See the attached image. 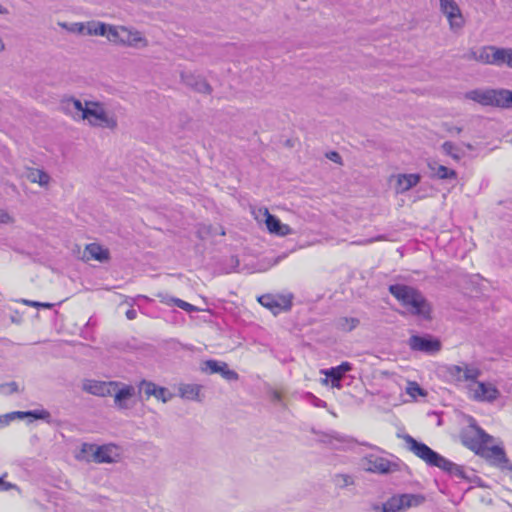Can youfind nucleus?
Returning <instances> with one entry per match:
<instances>
[{"label": "nucleus", "mask_w": 512, "mask_h": 512, "mask_svg": "<svg viewBox=\"0 0 512 512\" xmlns=\"http://www.w3.org/2000/svg\"><path fill=\"white\" fill-rule=\"evenodd\" d=\"M408 451L424 461L428 466L437 467L457 479H467L463 466L458 465L432 450L425 443L417 441L411 435L403 436Z\"/></svg>", "instance_id": "obj_1"}, {"label": "nucleus", "mask_w": 512, "mask_h": 512, "mask_svg": "<svg viewBox=\"0 0 512 512\" xmlns=\"http://www.w3.org/2000/svg\"><path fill=\"white\" fill-rule=\"evenodd\" d=\"M463 372L464 366L450 365L447 367L448 376L456 382H463Z\"/></svg>", "instance_id": "obj_35"}, {"label": "nucleus", "mask_w": 512, "mask_h": 512, "mask_svg": "<svg viewBox=\"0 0 512 512\" xmlns=\"http://www.w3.org/2000/svg\"><path fill=\"white\" fill-rule=\"evenodd\" d=\"M8 13V10L4 7H2V5L0 4V14H7Z\"/></svg>", "instance_id": "obj_58"}, {"label": "nucleus", "mask_w": 512, "mask_h": 512, "mask_svg": "<svg viewBox=\"0 0 512 512\" xmlns=\"http://www.w3.org/2000/svg\"><path fill=\"white\" fill-rule=\"evenodd\" d=\"M398 496L402 503L403 510L420 506L425 501V497L421 494H401Z\"/></svg>", "instance_id": "obj_28"}, {"label": "nucleus", "mask_w": 512, "mask_h": 512, "mask_svg": "<svg viewBox=\"0 0 512 512\" xmlns=\"http://www.w3.org/2000/svg\"><path fill=\"white\" fill-rule=\"evenodd\" d=\"M365 471L375 474H390L399 471V464L389 459L376 455L367 454L361 459Z\"/></svg>", "instance_id": "obj_7"}, {"label": "nucleus", "mask_w": 512, "mask_h": 512, "mask_svg": "<svg viewBox=\"0 0 512 512\" xmlns=\"http://www.w3.org/2000/svg\"><path fill=\"white\" fill-rule=\"evenodd\" d=\"M121 36H122L121 26L109 25L106 38L110 42L115 43V44H120Z\"/></svg>", "instance_id": "obj_36"}, {"label": "nucleus", "mask_w": 512, "mask_h": 512, "mask_svg": "<svg viewBox=\"0 0 512 512\" xmlns=\"http://www.w3.org/2000/svg\"><path fill=\"white\" fill-rule=\"evenodd\" d=\"M406 392L413 398H415L417 395H420V396L426 395V392L416 382H408Z\"/></svg>", "instance_id": "obj_38"}, {"label": "nucleus", "mask_w": 512, "mask_h": 512, "mask_svg": "<svg viewBox=\"0 0 512 512\" xmlns=\"http://www.w3.org/2000/svg\"><path fill=\"white\" fill-rule=\"evenodd\" d=\"M466 98L483 106H492V89H475L466 93Z\"/></svg>", "instance_id": "obj_25"}, {"label": "nucleus", "mask_w": 512, "mask_h": 512, "mask_svg": "<svg viewBox=\"0 0 512 512\" xmlns=\"http://www.w3.org/2000/svg\"><path fill=\"white\" fill-rule=\"evenodd\" d=\"M440 10L447 17L450 29L459 30L464 26V18L458 4L454 0H439Z\"/></svg>", "instance_id": "obj_8"}, {"label": "nucleus", "mask_w": 512, "mask_h": 512, "mask_svg": "<svg viewBox=\"0 0 512 512\" xmlns=\"http://www.w3.org/2000/svg\"><path fill=\"white\" fill-rule=\"evenodd\" d=\"M221 376L228 381H235L238 379V374L234 370H230L228 365L223 370Z\"/></svg>", "instance_id": "obj_42"}, {"label": "nucleus", "mask_w": 512, "mask_h": 512, "mask_svg": "<svg viewBox=\"0 0 512 512\" xmlns=\"http://www.w3.org/2000/svg\"><path fill=\"white\" fill-rule=\"evenodd\" d=\"M29 411H15V412H11V415L13 417V419H16V418H19V419H24L26 417H29Z\"/></svg>", "instance_id": "obj_49"}, {"label": "nucleus", "mask_w": 512, "mask_h": 512, "mask_svg": "<svg viewBox=\"0 0 512 512\" xmlns=\"http://www.w3.org/2000/svg\"><path fill=\"white\" fill-rule=\"evenodd\" d=\"M408 345L413 351H420L428 354H434L441 349V342L431 335H412L408 340Z\"/></svg>", "instance_id": "obj_10"}, {"label": "nucleus", "mask_w": 512, "mask_h": 512, "mask_svg": "<svg viewBox=\"0 0 512 512\" xmlns=\"http://www.w3.org/2000/svg\"><path fill=\"white\" fill-rule=\"evenodd\" d=\"M109 24L98 21L97 30H94V35L96 36H107Z\"/></svg>", "instance_id": "obj_43"}, {"label": "nucleus", "mask_w": 512, "mask_h": 512, "mask_svg": "<svg viewBox=\"0 0 512 512\" xmlns=\"http://www.w3.org/2000/svg\"><path fill=\"white\" fill-rule=\"evenodd\" d=\"M22 302L27 305V306H30V307H36V308H39V307H42V308H51L53 306V304L51 303H44V302H37V301H32V300H22Z\"/></svg>", "instance_id": "obj_44"}, {"label": "nucleus", "mask_w": 512, "mask_h": 512, "mask_svg": "<svg viewBox=\"0 0 512 512\" xmlns=\"http://www.w3.org/2000/svg\"><path fill=\"white\" fill-rule=\"evenodd\" d=\"M11 222H13L12 216L6 210L0 209V223L9 224Z\"/></svg>", "instance_id": "obj_46"}, {"label": "nucleus", "mask_w": 512, "mask_h": 512, "mask_svg": "<svg viewBox=\"0 0 512 512\" xmlns=\"http://www.w3.org/2000/svg\"><path fill=\"white\" fill-rule=\"evenodd\" d=\"M335 484L340 488H345L354 485V478L349 474H337L334 478Z\"/></svg>", "instance_id": "obj_37"}, {"label": "nucleus", "mask_w": 512, "mask_h": 512, "mask_svg": "<svg viewBox=\"0 0 512 512\" xmlns=\"http://www.w3.org/2000/svg\"><path fill=\"white\" fill-rule=\"evenodd\" d=\"M460 438L465 447L480 455H483L484 445L493 440V437L479 427L474 419L461 432Z\"/></svg>", "instance_id": "obj_6"}, {"label": "nucleus", "mask_w": 512, "mask_h": 512, "mask_svg": "<svg viewBox=\"0 0 512 512\" xmlns=\"http://www.w3.org/2000/svg\"><path fill=\"white\" fill-rule=\"evenodd\" d=\"M28 178L33 183H38L40 186H47L50 181V176L43 170L34 169L32 170Z\"/></svg>", "instance_id": "obj_29"}, {"label": "nucleus", "mask_w": 512, "mask_h": 512, "mask_svg": "<svg viewBox=\"0 0 512 512\" xmlns=\"http://www.w3.org/2000/svg\"><path fill=\"white\" fill-rule=\"evenodd\" d=\"M12 420H14V419H13L11 413H7L5 415L0 416V424L2 426L8 425Z\"/></svg>", "instance_id": "obj_50"}, {"label": "nucleus", "mask_w": 512, "mask_h": 512, "mask_svg": "<svg viewBox=\"0 0 512 512\" xmlns=\"http://www.w3.org/2000/svg\"><path fill=\"white\" fill-rule=\"evenodd\" d=\"M118 455L115 453V446L103 445L96 448L93 453V460L97 463H115Z\"/></svg>", "instance_id": "obj_20"}, {"label": "nucleus", "mask_w": 512, "mask_h": 512, "mask_svg": "<svg viewBox=\"0 0 512 512\" xmlns=\"http://www.w3.org/2000/svg\"><path fill=\"white\" fill-rule=\"evenodd\" d=\"M259 303L277 314L280 311H287L292 306V296L265 294L258 298Z\"/></svg>", "instance_id": "obj_11"}, {"label": "nucleus", "mask_w": 512, "mask_h": 512, "mask_svg": "<svg viewBox=\"0 0 512 512\" xmlns=\"http://www.w3.org/2000/svg\"><path fill=\"white\" fill-rule=\"evenodd\" d=\"M5 49V44L3 42V40L0 38V52L4 51Z\"/></svg>", "instance_id": "obj_59"}, {"label": "nucleus", "mask_w": 512, "mask_h": 512, "mask_svg": "<svg viewBox=\"0 0 512 512\" xmlns=\"http://www.w3.org/2000/svg\"><path fill=\"white\" fill-rule=\"evenodd\" d=\"M61 110L71 116L74 120H83V114L86 108V102L83 104L74 97H65L60 102Z\"/></svg>", "instance_id": "obj_16"}, {"label": "nucleus", "mask_w": 512, "mask_h": 512, "mask_svg": "<svg viewBox=\"0 0 512 512\" xmlns=\"http://www.w3.org/2000/svg\"><path fill=\"white\" fill-rule=\"evenodd\" d=\"M98 21H88L85 23V32L87 35H94V30H97Z\"/></svg>", "instance_id": "obj_47"}, {"label": "nucleus", "mask_w": 512, "mask_h": 512, "mask_svg": "<svg viewBox=\"0 0 512 512\" xmlns=\"http://www.w3.org/2000/svg\"><path fill=\"white\" fill-rule=\"evenodd\" d=\"M469 58L483 64L512 69V48H500L493 45L484 46L478 51H471Z\"/></svg>", "instance_id": "obj_4"}, {"label": "nucleus", "mask_w": 512, "mask_h": 512, "mask_svg": "<svg viewBox=\"0 0 512 512\" xmlns=\"http://www.w3.org/2000/svg\"><path fill=\"white\" fill-rule=\"evenodd\" d=\"M489 457L494 458L495 462L503 469H509L512 471V464L506 456L504 449L500 446H492L489 448Z\"/></svg>", "instance_id": "obj_27"}, {"label": "nucleus", "mask_w": 512, "mask_h": 512, "mask_svg": "<svg viewBox=\"0 0 512 512\" xmlns=\"http://www.w3.org/2000/svg\"><path fill=\"white\" fill-rule=\"evenodd\" d=\"M118 386L117 381H97V380H85L83 382V390L89 394L106 397L112 396L113 388Z\"/></svg>", "instance_id": "obj_14"}, {"label": "nucleus", "mask_w": 512, "mask_h": 512, "mask_svg": "<svg viewBox=\"0 0 512 512\" xmlns=\"http://www.w3.org/2000/svg\"><path fill=\"white\" fill-rule=\"evenodd\" d=\"M182 80L187 86L199 93L210 94L212 92L210 84L200 76L182 74Z\"/></svg>", "instance_id": "obj_23"}, {"label": "nucleus", "mask_w": 512, "mask_h": 512, "mask_svg": "<svg viewBox=\"0 0 512 512\" xmlns=\"http://www.w3.org/2000/svg\"><path fill=\"white\" fill-rule=\"evenodd\" d=\"M403 506L399 496H393L382 505V512H402Z\"/></svg>", "instance_id": "obj_31"}, {"label": "nucleus", "mask_w": 512, "mask_h": 512, "mask_svg": "<svg viewBox=\"0 0 512 512\" xmlns=\"http://www.w3.org/2000/svg\"><path fill=\"white\" fill-rule=\"evenodd\" d=\"M10 489H16L19 491L17 485L4 481L3 477H0V491H8Z\"/></svg>", "instance_id": "obj_45"}, {"label": "nucleus", "mask_w": 512, "mask_h": 512, "mask_svg": "<svg viewBox=\"0 0 512 512\" xmlns=\"http://www.w3.org/2000/svg\"><path fill=\"white\" fill-rule=\"evenodd\" d=\"M29 413H30L29 417H32L34 419L45 420L48 423L50 422L51 414L49 411H47L45 409L31 410V411H29Z\"/></svg>", "instance_id": "obj_40"}, {"label": "nucleus", "mask_w": 512, "mask_h": 512, "mask_svg": "<svg viewBox=\"0 0 512 512\" xmlns=\"http://www.w3.org/2000/svg\"><path fill=\"white\" fill-rule=\"evenodd\" d=\"M381 239H382V236H379L376 239H369V240L357 242V244H369V243H372L374 240H381Z\"/></svg>", "instance_id": "obj_55"}, {"label": "nucleus", "mask_w": 512, "mask_h": 512, "mask_svg": "<svg viewBox=\"0 0 512 512\" xmlns=\"http://www.w3.org/2000/svg\"><path fill=\"white\" fill-rule=\"evenodd\" d=\"M463 381L475 382L481 375V370L473 365L464 364Z\"/></svg>", "instance_id": "obj_34"}, {"label": "nucleus", "mask_w": 512, "mask_h": 512, "mask_svg": "<svg viewBox=\"0 0 512 512\" xmlns=\"http://www.w3.org/2000/svg\"><path fill=\"white\" fill-rule=\"evenodd\" d=\"M389 292L412 315L424 320L431 318V306L419 290L404 284H393L389 286Z\"/></svg>", "instance_id": "obj_2"}, {"label": "nucleus", "mask_w": 512, "mask_h": 512, "mask_svg": "<svg viewBox=\"0 0 512 512\" xmlns=\"http://www.w3.org/2000/svg\"><path fill=\"white\" fill-rule=\"evenodd\" d=\"M71 32L79 33V34H86L85 32V23H74L72 24L70 28Z\"/></svg>", "instance_id": "obj_48"}, {"label": "nucleus", "mask_w": 512, "mask_h": 512, "mask_svg": "<svg viewBox=\"0 0 512 512\" xmlns=\"http://www.w3.org/2000/svg\"><path fill=\"white\" fill-rule=\"evenodd\" d=\"M18 391V384L15 381L0 384V394L8 396Z\"/></svg>", "instance_id": "obj_39"}, {"label": "nucleus", "mask_w": 512, "mask_h": 512, "mask_svg": "<svg viewBox=\"0 0 512 512\" xmlns=\"http://www.w3.org/2000/svg\"><path fill=\"white\" fill-rule=\"evenodd\" d=\"M443 152L452 157L454 160L459 161L462 157L460 149L452 142L446 141L441 145Z\"/></svg>", "instance_id": "obj_33"}, {"label": "nucleus", "mask_w": 512, "mask_h": 512, "mask_svg": "<svg viewBox=\"0 0 512 512\" xmlns=\"http://www.w3.org/2000/svg\"><path fill=\"white\" fill-rule=\"evenodd\" d=\"M173 302L175 303V305L183 310H185L186 312H194V311H197V308L195 306H193L192 304L188 303V302H185L184 300H181V299H178V298H175L173 299Z\"/></svg>", "instance_id": "obj_41"}, {"label": "nucleus", "mask_w": 512, "mask_h": 512, "mask_svg": "<svg viewBox=\"0 0 512 512\" xmlns=\"http://www.w3.org/2000/svg\"><path fill=\"white\" fill-rule=\"evenodd\" d=\"M359 323H360V321L357 318L344 317V318H340L338 320L337 326L342 331L350 332L353 329H355L359 325Z\"/></svg>", "instance_id": "obj_32"}, {"label": "nucleus", "mask_w": 512, "mask_h": 512, "mask_svg": "<svg viewBox=\"0 0 512 512\" xmlns=\"http://www.w3.org/2000/svg\"><path fill=\"white\" fill-rule=\"evenodd\" d=\"M448 132L450 133H455V134H460L462 132V128L461 127H457V126H451L447 129Z\"/></svg>", "instance_id": "obj_52"}, {"label": "nucleus", "mask_w": 512, "mask_h": 512, "mask_svg": "<svg viewBox=\"0 0 512 512\" xmlns=\"http://www.w3.org/2000/svg\"><path fill=\"white\" fill-rule=\"evenodd\" d=\"M352 369V365L349 362H342L340 365L336 367H331L327 370H322L328 378L331 380V384L333 387L340 388L341 380L344 374Z\"/></svg>", "instance_id": "obj_18"}, {"label": "nucleus", "mask_w": 512, "mask_h": 512, "mask_svg": "<svg viewBox=\"0 0 512 512\" xmlns=\"http://www.w3.org/2000/svg\"><path fill=\"white\" fill-rule=\"evenodd\" d=\"M470 391L473 393V399L480 402L491 403L500 396L499 390L492 383L476 382L474 388L470 386Z\"/></svg>", "instance_id": "obj_12"}, {"label": "nucleus", "mask_w": 512, "mask_h": 512, "mask_svg": "<svg viewBox=\"0 0 512 512\" xmlns=\"http://www.w3.org/2000/svg\"><path fill=\"white\" fill-rule=\"evenodd\" d=\"M83 258L86 260H97L99 262H106L110 259V252L107 248H104L98 243H90L87 244L84 253Z\"/></svg>", "instance_id": "obj_17"}, {"label": "nucleus", "mask_w": 512, "mask_h": 512, "mask_svg": "<svg viewBox=\"0 0 512 512\" xmlns=\"http://www.w3.org/2000/svg\"><path fill=\"white\" fill-rule=\"evenodd\" d=\"M226 366L227 364L225 362L217 360H207L204 362V367H202V371L209 372L210 374H222Z\"/></svg>", "instance_id": "obj_30"}, {"label": "nucleus", "mask_w": 512, "mask_h": 512, "mask_svg": "<svg viewBox=\"0 0 512 512\" xmlns=\"http://www.w3.org/2000/svg\"><path fill=\"white\" fill-rule=\"evenodd\" d=\"M419 174H399L397 176L395 191L397 194H403L416 186L420 182Z\"/></svg>", "instance_id": "obj_19"}, {"label": "nucleus", "mask_w": 512, "mask_h": 512, "mask_svg": "<svg viewBox=\"0 0 512 512\" xmlns=\"http://www.w3.org/2000/svg\"><path fill=\"white\" fill-rule=\"evenodd\" d=\"M492 106L510 109L512 108V91L508 89H492Z\"/></svg>", "instance_id": "obj_21"}, {"label": "nucleus", "mask_w": 512, "mask_h": 512, "mask_svg": "<svg viewBox=\"0 0 512 512\" xmlns=\"http://www.w3.org/2000/svg\"><path fill=\"white\" fill-rule=\"evenodd\" d=\"M87 446H88L87 444H84V446H83V451H85V448H86Z\"/></svg>", "instance_id": "obj_61"}, {"label": "nucleus", "mask_w": 512, "mask_h": 512, "mask_svg": "<svg viewBox=\"0 0 512 512\" xmlns=\"http://www.w3.org/2000/svg\"><path fill=\"white\" fill-rule=\"evenodd\" d=\"M202 386L198 384H182L179 387V395L186 400H193L200 402L202 399L200 393Z\"/></svg>", "instance_id": "obj_26"}, {"label": "nucleus", "mask_w": 512, "mask_h": 512, "mask_svg": "<svg viewBox=\"0 0 512 512\" xmlns=\"http://www.w3.org/2000/svg\"><path fill=\"white\" fill-rule=\"evenodd\" d=\"M362 445H364V446H367V447H369V448H372V449H377V450H380V448H379V447H377V446H374V445H372V444H369V443H362Z\"/></svg>", "instance_id": "obj_57"}, {"label": "nucleus", "mask_w": 512, "mask_h": 512, "mask_svg": "<svg viewBox=\"0 0 512 512\" xmlns=\"http://www.w3.org/2000/svg\"><path fill=\"white\" fill-rule=\"evenodd\" d=\"M327 157H328V159H330L331 161H333L335 163L341 162V156L335 151L328 153Z\"/></svg>", "instance_id": "obj_51"}, {"label": "nucleus", "mask_w": 512, "mask_h": 512, "mask_svg": "<svg viewBox=\"0 0 512 512\" xmlns=\"http://www.w3.org/2000/svg\"><path fill=\"white\" fill-rule=\"evenodd\" d=\"M466 147H467L468 149H472L471 144H466Z\"/></svg>", "instance_id": "obj_60"}, {"label": "nucleus", "mask_w": 512, "mask_h": 512, "mask_svg": "<svg viewBox=\"0 0 512 512\" xmlns=\"http://www.w3.org/2000/svg\"><path fill=\"white\" fill-rule=\"evenodd\" d=\"M139 393H144L146 399L155 397L157 400L167 403L173 397V394L165 387L157 386L155 383L142 380L138 385Z\"/></svg>", "instance_id": "obj_13"}, {"label": "nucleus", "mask_w": 512, "mask_h": 512, "mask_svg": "<svg viewBox=\"0 0 512 512\" xmlns=\"http://www.w3.org/2000/svg\"><path fill=\"white\" fill-rule=\"evenodd\" d=\"M121 30L122 36L120 39V45L133 48H142L148 45L147 39L142 35L140 31L128 28L126 26H121Z\"/></svg>", "instance_id": "obj_15"}, {"label": "nucleus", "mask_w": 512, "mask_h": 512, "mask_svg": "<svg viewBox=\"0 0 512 512\" xmlns=\"http://www.w3.org/2000/svg\"><path fill=\"white\" fill-rule=\"evenodd\" d=\"M431 177L438 179H456L457 173L453 169L438 164L436 161H429L427 164Z\"/></svg>", "instance_id": "obj_24"}, {"label": "nucleus", "mask_w": 512, "mask_h": 512, "mask_svg": "<svg viewBox=\"0 0 512 512\" xmlns=\"http://www.w3.org/2000/svg\"><path fill=\"white\" fill-rule=\"evenodd\" d=\"M332 437H333L335 440L340 441V442H349V440H348L346 437H344V436H340V435H338V434H336V435H334V436H332Z\"/></svg>", "instance_id": "obj_54"}, {"label": "nucleus", "mask_w": 512, "mask_h": 512, "mask_svg": "<svg viewBox=\"0 0 512 512\" xmlns=\"http://www.w3.org/2000/svg\"><path fill=\"white\" fill-rule=\"evenodd\" d=\"M136 311L134 309H129L127 312H126V316L129 320H132V319H135L136 317Z\"/></svg>", "instance_id": "obj_53"}, {"label": "nucleus", "mask_w": 512, "mask_h": 512, "mask_svg": "<svg viewBox=\"0 0 512 512\" xmlns=\"http://www.w3.org/2000/svg\"><path fill=\"white\" fill-rule=\"evenodd\" d=\"M389 292L412 315L424 320L431 318V306L419 290L404 284H393L389 286Z\"/></svg>", "instance_id": "obj_3"}, {"label": "nucleus", "mask_w": 512, "mask_h": 512, "mask_svg": "<svg viewBox=\"0 0 512 512\" xmlns=\"http://www.w3.org/2000/svg\"><path fill=\"white\" fill-rule=\"evenodd\" d=\"M273 400L277 401V402L281 401V394L277 391H274L273 392Z\"/></svg>", "instance_id": "obj_56"}, {"label": "nucleus", "mask_w": 512, "mask_h": 512, "mask_svg": "<svg viewBox=\"0 0 512 512\" xmlns=\"http://www.w3.org/2000/svg\"><path fill=\"white\" fill-rule=\"evenodd\" d=\"M135 395L136 390L132 385L118 382V386L113 388L112 393L115 407L119 410L131 409L134 406L132 399Z\"/></svg>", "instance_id": "obj_9"}, {"label": "nucleus", "mask_w": 512, "mask_h": 512, "mask_svg": "<svg viewBox=\"0 0 512 512\" xmlns=\"http://www.w3.org/2000/svg\"><path fill=\"white\" fill-rule=\"evenodd\" d=\"M266 226L270 233L278 236H286L292 233V229L283 224L276 216L269 214L266 210Z\"/></svg>", "instance_id": "obj_22"}, {"label": "nucleus", "mask_w": 512, "mask_h": 512, "mask_svg": "<svg viewBox=\"0 0 512 512\" xmlns=\"http://www.w3.org/2000/svg\"><path fill=\"white\" fill-rule=\"evenodd\" d=\"M83 120H87L92 127L108 128L114 130L118 126L114 115L109 114L104 104L99 101H86Z\"/></svg>", "instance_id": "obj_5"}]
</instances>
